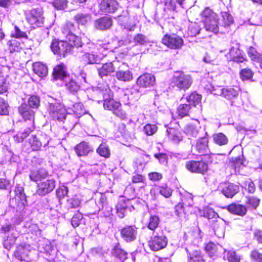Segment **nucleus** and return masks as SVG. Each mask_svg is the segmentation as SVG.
I'll list each match as a JSON object with an SVG mask.
<instances>
[{
    "label": "nucleus",
    "mask_w": 262,
    "mask_h": 262,
    "mask_svg": "<svg viewBox=\"0 0 262 262\" xmlns=\"http://www.w3.org/2000/svg\"><path fill=\"white\" fill-rule=\"evenodd\" d=\"M228 210L232 214L244 216L247 212V208L243 205L233 203L227 207Z\"/></svg>",
    "instance_id": "bb28decb"
},
{
    "label": "nucleus",
    "mask_w": 262,
    "mask_h": 262,
    "mask_svg": "<svg viewBox=\"0 0 262 262\" xmlns=\"http://www.w3.org/2000/svg\"><path fill=\"white\" fill-rule=\"evenodd\" d=\"M205 249L206 253L211 257L216 255L218 250V246L213 243L210 242L206 244Z\"/></svg>",
    "instance_id": "de8ad7c7"
},
{
    "label": "nucleus",
    "mask_w": 262,
    "mask_h": 262,
    "mask_svg": "<svg viewBox=\"0 0 262 262\" xmlns=\"http://www.w3.org/2000/svg\"><path fill=\"white\" fill-rule=\"evenodd\" d=\"M48 111L50 116L53 119L62 121L66 117V108L60 103L55 102L49 103Z\"/></svg>",
    "instance_id": "9d476101"
},
{
    "label": "nucleus",
    "mask_w": 262,
    "mask_h": 262,
    "mask_svg": "<svg viewBox=\"0 0 262 262\" xmlns=\"http://www.w3.org/2000/svg\"><path fill=\"white\" fill-rule=\"evenodd\" d=\"M48 176V172L46 169H40L31 171L29 177L31 181L37 182L45 179Z\"/></svg>",
    "instance_id": "c85d7f7f"
},
{
    "label": "nucleus",
    "mask_w": 262,
    "mask_h": 262,
    "mask_svg": "<svg viewBox=\"0 0 262 262\" xmlns=\"http://www.w3.org/2000/svg\"><path fill=\"white\" fill-rule=\"evenodd\" d=\"M115 70V68L112 62L106 63L103 64L101 67L98 68V74L102 78L114 73Z\"/></svg>",
    "instance_id": "cd10ccee"
},
{
    "label": "nucleus",
    "mask_w": 262,
    "mask_h": 262,
    "mask_svg": "<svg viewBox=\"0 0 262 262\" xmlns=\"http://www.w3.org/2000/svg\"><path fill=\"white\" fill-rule=\"evenodd\" d=\"M14 192L15 196L10 200V206L17 211L21 212L25 209L27 204L26 195L24 192V187L20 185H16Z\"/></svg>",
    "instance_id": "20e7f679"
},
{
    "label": "nucleus",
    "mask_w": 262,
    "mask_h": 262,
    "mask_svg": "<svg viewBox=\"0 0 262 262\" xmlns=\"http://www.w3.org/2000/svg\"><path fill=\"white\" fill-rule=\"evenodd\" d=\"M188 253V262H204L202 255L199 250H194L190 251L189 249H186Z\"/></svg>",
    "instance_id": "7c9ffc66"
},
{
    "label": "nucleus",
    "mask_w": 262,
    "mask_h": 262,
    "mask_svg": "<svg viewBox=\"0 0 262 262\" xmlns=\"http://www.w3.org/2000/svg\"><path fill=\"white\" fill-rule=\"evenodd\" d=\"M248 54L251 59L254 62L257 63L260 60H261L262 55L258 53L256 49L252 47H250L249 48Z\"/></svg>",
    "instance_id": "a18cd8bd"
},
{
    "label": "nucleus",
    "mask_w": 262,
    "mask_h": 262,
    "mask_svg": "<svg viewBox=\"0 0 262 262\" xmlns=\"http://www.w3.org/2000/svg\"><path fill=\"white\" fill-rule=\"evenodd\" d=\"M74 30L75 26L74 24L68 21L63 26L62 32L66 37V40L69 42H71L72 45H75L76 47H82L81 40L73 33Z\"/></svg>",
    "instance_id": "0eeeda50"
},
{
    "label": "nucleus",
    "mask_w": 262,
    "mask_h": 262,
    "mask_svg": "<svg viewBox=\"0 0 262 262\" xmlns=\"http://www.w3.org/2000/svg\"><path fill=\"white\" fill-rule=\"evenodd\" d=\"M82 217V214L81 213H76L71 219V224L72 226L74 228H76L79 226Z\"/></svg>",
    "instance_id": "0e129e2a"
},
{
    "label": "nucleus",
    "mask_w": 262,
    "mask_h": 262,
    "mask_svg": "<svg viewBox=\"0 0 262 262\" xmlns=\"http://www.w3.org/2000/svg\"><path fill=\"white\" fill-rule=\"evenodd\" d=\"M198 153L204 155L209 153L208 139L206 136L199 139L194 146Z\"/></svg>",
    "instance_id": "6ab92c4d"
},
{
    "label": "nucleus",
    "mask_w": 262,
    "mask_h": 262,
    "mask_svg": "<svg viewBox=\"0 0 262 262\" xmlns=\"http://www.w3.org/2000/svg\"><path fill=\"white\" fill-rule=\"evenodd\" d=\"M253 75V73L250 69H243L240 72V77L243 80H250Z\"/></svg>",
    "instance_id": "5fc2aeb1"
},
{
    "label": "nucleus",
    "mask_w": 262,
    "mask_h": 262,
    "mask_svg": "<svg viewBox=\"0 0 262 262\" xmlns=\"http://www.w3.org/2000/svg\"><path fill=\"white\" fill-rule=\"evenodd\" d=\"M202 15L206 30L214 33H217L219 25L217 14L209 8H206L202 12Z\"/></svg>",
    "instance_id": "f03ea898"
},
{
    "label": "nucleus",
    "mask_w": 262,
    "mask_h": 262,
    "mask_svg": "<svg viewBox=\"0 0 262 262\" xmlns=\"http://www.w3.org/2000/svg\"><path fill=\"white\" fill-rule=\"evenodd\" d=\"M193 107H191L188 104H180L177 108V114L180 118H183L185 116H189L191 113Z\"/></svg>",
    "instance_id": "c9c22d12"
},
{
    "label": "nucleus",
    "mask_w": 262,
    "mask_h": 262,
    "mask_svg": "<svg viewBox=\"0 0 262 262\" xmlns=\"http://www.w3.org/2000/svg\"><path fill=\"white\" fill-rule=\"evenodd\" d=\"M222 17L225 26H229L233 22L232 16L227 12H222Z\"/></svg>",
    "instance_id": "e2e57ef3"
},
{
    "label": "nucleus",
    "mask_w": 262,
    "mask_h": 262,
    "mask_svg": "<svg viewBox=\"0 0 262 262\" xmlns=\"http://www.w3.org/2000/svg\"><path fill=\"white\" fill-rule=\"evenodd\" d=\"M201 95H199L195 92L192 93L189 96H187L186 99L188 104L192 105L193 108L195 107L197 105H199L201 100Z\"/></svg>",
    "instance_id": "4c0bfd02"
},
{
    "label": "nucleus",
    "mask_w": 262,
    "mask_h": 262,
    "mask_svg": "<svg viewBox=\"0 0 262 262\" xmlns=\"http://www.w3.org/2000/svg\"><path fill=\"white\" fill-rule=\"evenodd\" d=\"M239 89L237 86H226L224 88L223 97L231 101L237 97Z\"/></svg>",
    "instance_id": "b1692460"
},
{
    "label": "nucleus",
    "mask_w": 262,
    "mask_h": 262,
    "mask_svg": "<svg viewBox=\"0 0 262 262\" xmlns=\"http://www.w3.org/2000/svg\"><path fill=\"white\" fill-rule=\"evenodd\" d=\"M73 98L67 99L65 101L66 114L73 115L76 118H80L85 114L83 104L81 102H76Z\"/></svg>",
    "instance_id": "6e6552de"
},
{
    "label": "nucleus",
    "mask_w": 262,
    "mask_h": 262,
    "mask_svg": "<svg viewBox=\"0 0 262 262\" xmlns=\"http://www.w3.org/2000/svg\"><path fill=\"white\" fill-rule=\"evenodd\" d=\"M207 89L211 93L215 95L221 96L223 97L224 88L221 86H213L210 85L208 86Z\"/></svg>",
    "instance_id": "13d9d810"
},
{
    "label": "nucleus",
    "mask_w": 262,
    "mask_h": 262,
    "mask_svg": "<svg viewBox=\"0 0 262 262\" xmlns=\"http://www.w3.org/2000/svg\"><path fill=\"white\" fill-rule=\"evenodd\" d=\"M67 0H54L53 5L57 10H64L67 6Z\"/></svg>",
    "instance_id": "052dcab7"
},
{
    "label": "nucleus",
    "mask_w": 262,
    "mask_h": 262,
    "mask_svg": "<svg viewBox=\"0 0 262 262\" xmlns=\"http://www.w3.org/2000/svg\"><path fill=\"white\" fill-rule=\"evenodd\" d=\"M118 80L122 81H128L133 79V74L129 70H119L116 73Z\"/></svg>",
    "instance_id": "ea45409f"
},
{
    "label": "nucleus",
    "mask_w": 262,
    "mask_h": 262,
    "mask_svg": "<svg viewBox=\"0 0 262 262\" xmlns=\"http://www.w3.org/2000/svg\"><path fill=\"white\" fill-rule=\"evenodd\" d=\"M29 143L34 150H38L42 146V142L38 140L35 136H32L29 140Z\"/></svg>",
    "instance_id": "6e6d98bb"
},
{
    "label": "nucleus",
    "mask_w": 262,
    "mask_h": 262,
    "mask_svg": "<svg viewBox=\"0 0 262 262\" xmlns=\"http://www.w3.org/2000/svg\"><path fill=\"white\" fill-rule=\"evenodd\" d=\"M55 186L56 181L53 179L41 181L37 184V193L39 195H45L52 192Z\"/></svg>",
    "instance_id": "f8f14e48"
},
{
    "label": "nucleus",
    "mask_w": 262,
    "mask_h": 262,
    "mask_svg": "<svg viewBox=\"0 0 262 262\" xmlns=\"http://www.w3.org/2000/svg\"><path fill=\"white\" fill-rule=\"evenodd\" d=\"M118 6V4L115 0H102L100 4V9L104 13H111L114 12Z\"/></svg>",
    "instance_id": "aec40b11"
},
{
    "label": "nucleus",
    "mask_w": 262,
    "mask_h": 262,
    "mask_svg": "<svg viewBox=\"0 0 262 262\" xmlns=\"http://www.w3.org/2000/svg\"><path fill=\"white\" fill-rule=\"evenodd\" d=\"M129 18L127 16H119L118 20L122 26L124 27V29L128 30L129 31H133L136 27V24L135 22H130L128 20Z\"/></svg>",
    "instance_id": "e433bc0d"
},
{
    "label": "nucleus",
    "mask_w": 262,
    "mask_h": 262,
    "mask_svg": "<svg viewBox=\"0 0 262 262\" xmlns=\"http://www.w3.org/2000/svg\"><path fill=\"white\" fill-rule=\"evenodd\" d=\"M34 72L40 77H46L48 74V68L46 64L40 62H35L33 64Z\"/></svg>",
    "instance_id": "c756f323"
},
{
    "label": "nucleus",
    "mask_w": 262,
    "mask_h": 262,
    "mask_svg": "<svg viewBox=\"0 0 262 262\" xmlns=\"http://www.w3.org/2000/svg\"><path fill=\"white\" fill-rule=\"evenodd\" d=\"M228 55L231 60L236 62H243L245 60L244 53L239 50L238 43L231 48Z\"/></svg>",
    "instance_id": "f3484780"
},
{
    "label": "nucleus",
    "mask_w": 262,
    "mask_h": 262,
    "mask_svg": "<svg viewBox=\"0 0 262 262\" xmlns=\"http://www.w3.org/2000/svg\"><path fill=\"white\" fill-rule=\"evenodd\" d=\"M156 79L151 74L146 73L141 75L137 80V84L140 87L149 88L154 85Z\"/></svg>",
    "instance_id": "dca6fc26"
},
{
    "label": "nucleus",
    "mask_w": 262,
    "mask_h": 262,
    "mask_svg": "<svg viewBox=\"0 0 262 262\" xmlns=\"http://www.w3.org/2000/svg\"><path fill=\"white\" fill-rule=\"evenodd\" d=\"M97 152L101 157L108 158L110 156V150L107 145L101 144L97 149Z\"/></svg>",
    "instance_id": "09e8293b"
},
{
    "label": "nucleus",
    "mask_w": 262,
    "mask_h": 262,
    "mask_svg": "<svg viewBox=\"0 0 262 262\" xmlns=\"http://www.w3.org/2000/svg\"><path fill=\"white\" fill-rule=\"evenodd\" d=\"M174 212L179 220L181 221L186 220V214L184 211V207L183 203H180L175 206Z\"/></svg>",
    "instance_id": "37998d69"
},
{
    "label": "nucleus",
    "mask_w": 262,
    "mask_h": 262,
    "mask_svg": "<svg viewBox=\"0 0 262 262\" xmlns=\"http://www.w3.org/2000/svg\"><path fill=\"white\" fill-rule=\"evenodd\" d=\"M212 228L214 234L219 238H222L224 236L225 227L223 221H216L213 223Z\"/></svg>",
    "instance_id": "473e14b6"
},
{
    "label": "nucleus",
    "mask_w": 262,
    "mask_h": 262,
    "mask_svg": "<svg viewBox=\"0 0 262 262\" xmlns=\"http://www.w3.org/2000/svg\"><path fill=\"white\" fill-rule=\"evenodd\" d=\"M82 59L88 64H95L100 62L101 58L94 53L86 52L82 55Z\"/></svg>",
    "instance_id": "f704fd0d"
},
{
    "label": "nucleus",
    "mask_w": 262,
    "mask_h": 262,
    "mask_svg": "<svg viewBox=\"0 0 262 262\" xmlns=\"http://www.w3.org/2000/svg\"><path fill=\"white\" fill-rule=\"evenodd\" d=\"M157 130V126L155 124H147L145 125L143 128L144 133L147 136H150L154 134Z\"/></svg>",
    "instance_id": "bf43d9fd"
},
{
    "label": "nucleus",
    "mask_w": 262,
    "mask_h": 262,
    "mask_svg": "<svg viewBox=\"0 0 262 262\" xmlns=\"http://www.w3.org/2000/svg\"><path fill=\"white\" fill-rule=\"evenodd\" d=\"M252 259L255 262H262V254L259 253L257 250H253L250 254Z\"/></svg>",
    "instance_id": "774afa93"
},
{
    "label": "nucleus",
    "mask_w": 262,
    "mask_h": 262,
    "mask_svg": "<svg viewBox=\"0 0 262 262\" xmlns=\"http://www.w3.org/2000/svg\"><path fill=\"white\" fill-rule=\"evenodd\" d=\"M200 129V123L196 121L194 123H190L186 125L184 132L188 136L196 137L198 135Z\"/></svg>",
    "instance_id": "393cba45"
},
{
    "label": "nucleus",
    "mask_w": 262,
    "mask_h": 262,
    "mask_svg": "<svg viewBox=\"0 0 262 262\" xmlns=\"http://www.w3.org/2000/svg\"><path fill=\"white\" fill-rule=\"evenodd\" d=\"M53 75L55 80L64 81L70 79V76L67 74L66 67L63 63H60L54 68Z\"/></svg>",
    "instance_id": "a211bd4d"
},
{
    "label": "nucleus",
    "mask_w": 262,
    "mask_h": 262,
    "mask_svg": "<svg viewBox=\"0 0 262 262\" xmlns=\"http://www.w3.org/2000/svg\"><path fill=\"white\" fill-rule=\"evenodd\" d=\"M92 150V147L85 142L80 143L75 147V151L79 157L86 156Z\"/></svg>",
    "instance_id": "a878e982"
},
{
    "label": "nucleus",
    "mask_w": 262,
    "mask_h": 262,
    "mask_svg": "<svg viewBox=\"0 0 262 262\" xmlns=\"http://www.w3.org/2000/svg\"><path fill=\"white\" fill-rule=\"evenodd\" d=\"M200 28L196 23H191L188 28V34L190 36H195L200 33Z\"/></svg>",
    "instance_id": "680f3d73"
},
{
    "label": "nucleus",
    "mask_w": 262,
    "mask_h": 262,
    "mask_svg": "<svg viewBox=\"0 0 262 262\" xmlns=\"http://www.w3.org/2000/svg\"><path fill=\"white\" fill-rule=\"evenodd\" d=\"M218 188L227 198H232L239 190L238 185L229 182L221 183Z\"/></svg>",
    "instance_id": "2eb2a0df"
},
{
    "label": "nucleus",
    "mask_w": 262,
    "mask_h": 262,
    "mask_svg": "<svg viewBox=\"0 0 262 262\" xmlns=\"http://www.w3.org/2000/svg\"><path fill=\"white\" fill-rule=\"evenodd\" d=\"M92 16L89 13L80 12L74 17V20L79 25H85L91 20Z\"/></svg>",
    "instance_id": "2f4dec72"
},
{
    "label": "nucleus",
    "mask_w": 262,
    "mask_h": 262,
    "mask_svg": "<svg viewBox=\"0 0 262 262\" xmlns=\"http://www.w3.org/2000/svg\"><path fill=\"white\" fill-rule=\"evenodd\" d=\"M30 252V246L21 245L18 246L14 252V256L18 260H26Z\"/></svg>",
    "instance_id": "412c9836"
},
{
    "label": "nucleus",
    "mask_w": 262,
    "mask_h": 262,
    "mask_svg": "<svg viewBox=\"0 0 262 262\" xmlns=\"http://www.w3.org/2000/svg\"><path fill=\"white\" fill-rule=\"evenodd\" d=\"M97 91L103 96L105 110L112 111L114 115L122 119L127 117L126 113L122 110L120 102L113 98L112 92L108 84L99 86Z\"/></svg>",
    "instance_id": "f257e3e1"
},
{
    "label": "nucleus",
    "mask_w": 262,
    "mask_h": 262,
    "mask_svg": "<svg viewBox=\"0 0 262 262\" xmlns=\"http://www.w3.org/2000/svg\"><path fill=\"white\" fill-rule=\"evenodd\" d=\"M159 224V218L157 215H152L149 219L148 228L151 230H154Z\"/></svg>",
    "instance_id": "864d4df0"
},
{
    "label": "nucleus",
    "mask_w": 262,
    "mask_h": 262,
    "mask_svg": "<svg viewBox=\"0 0 262 262\" xmlns=\"http://www.w3.org/2000/svg\"><path fill=\"white\" fill-rule=\"evenodd\" d=\"M167 134L169 139L174 142H179L182 139L181 134L178 129L169 127L167 129Z\"/></svg>",
    "instance_id": "72a5a7b5"
},
{
    "label": "nucleus",
    "mask_w": 262,
    "mask_h": 262,
    "mask_svg": "<svg viewBox=\"0 0 262 262\" xmlns=\"http://www.w3.org/2000/svg\"><path fill=\"white\" fill-rule=\"evenodd\" d=\"M28 103L30 107L37 108L40 105V98L37 96L32 95L28 99Z\"/></svg>",
    "instance_id": "3c124183"
},
{
    "label": "nucleus",
    "mask_w": 262,
    "mask_h": 262,
    "mask_svg": "<svg viewBox=\"0 0 262 262\" xmlns=\"http://www.w3.org/2000/svg\"><path fill=\"white\" fill-rule=\"evenodd\" d=\"M192 78L190 75L182 71H177L171 78V83L180 90H188L192 83Z\"/></svg>",
    "instance_id": "7ed1b4c3"
},
{
    "label": "nucleus",
    "mask_w": 262,
    "mask_h": 262,
    "mask_svg": "<svg viewBox=\"0 0 262 262\" xmlns=\"http://www.w3.org/2000/svg\"><path fill=\"white\" fill-rule=\"evenodd\" d=\"M8 114V104L3 99L0 97V114L6 115Z\"/></svg>",
    "instance_id": "338daca9"
},
{
    "label": "nucleus",
    "mask_w": 262,
    "mask_h": 262,
    "mask_svg": "<svg viewBox=\"0 0 262 262\" xmlns=\"http://www.w3.org/2000/svg\"><path fill=\"white\" fill-rule=\"evenodd\" d=\"M18 233L12 232L11 235H8L6 239L4 240L3 246L7 250L11 249L12 246L14 245L16 239L17 237Z\"/></svg>",
    "instance_id": "79ce46f5"
},
{
    "label": "nucleus",
    "mask_w": 262,
    "mask_h": 262,
    "mask_svg": "<svg viewBox=\"0 0 262 262\" xmlns=\"http://www.w3.org/2000/svg\"><path fill=\"white\" fill-rule=\"evenodd\" d=\"M224 259H226L230 262H240L241 257L235 251L224 250L223 254Z\"/></svg>",
    "instance_id": "a19ab883"
},
{
    "label": "nucleus",
    "mask_w": 262,
    "mask_h": 262,
    "mask_svg": "<svg viewBox=\"0 0 262 262\" xmlns=\"http://www.w3.org/2000/svg\"><path fill=\"white\" fill-rule=\"evenodd\" d=\"M112 254L115 256L118 257L122 262L127 258V253L119 246H116L113 249Z\"/></svg>",
    "instance_id": "49530a36"
},
{
    "label": "nucleus",
    "mask_w": 262,
    "mask_h": 262,
    "mask_svg": "<svg viewBox=\"0 0 262 262\" xmlns=\"http://www.w3.org/2000/svg\"><path fill=\"white\" fill-rule=\"evenodd\" d=\"M66 88L71 92H77L79 88V85L70 77V79H66L64 81Z\"/></svg>",
    "instance_id": "c03bdc74"
},
{
    "label": "nucleus",
    "mask_w": 262,
    "mask_h": 262,
    "mask_svg": "<svg viewBox=\"0 0 262 262\" xmlns=\"http://www.w3.org/2000/svg\"><path fill=\"white\" fill-rule=\"evenodd\" d=\"M213 142L219 146L226 145L228 139L227 136L222 133H215L212 135Z\"/></svg>",
    "instance_id": "58836bf2"
},
{
    "label": "nucleus",
    "mask_w": 262,
    "mask_h": 262,
    "mask_svg": "<svg viewBox=\"0 0 262 262\" xmlns=\"http://www.w3.org/2000/svg\"><path fill=\"white\" fill-rule=\"evenodd\" d=\"M73 47H75V45H72L71 42L66 40L65 41L53 40L51 45V49L55 54L64 57L71 52Z\"/></svg>",
    "instance_id": "39448f33"
},
{
    "label": "nucleus",
    "mask_w": 262,
    "mask_h": 262,
    "mask_svg": "<svg viewBox=\"0 0 262 262\" xmlns=\"http://www.w3.org/2000/svg\"><path fill=\"white\" fill-rule=\"evenodd\" d=\"M68 192L67 187L62 185L56 190V195L59 199H61L64 198L67 195Z\"/></svg>",
    "instance_id": "69168bd1"
},
{
    "label": "nucleus",
    "mask_w": 262,
    "mask_h": 262,
    "mask_svg": "<svg viewBox=\"0 0 262 262\" xmlns=\"http://www.w3.org/2000/svg\"><path fill=\"white\" fill-rule=\"evenodd\" d=\"M185 166L187 170L195 173H204L208 169V165L202 161H188Z\"/></svg>",
    "instance_id": "4468645a"
},
{
    "label": "nucleus",
    "mask_w": 262,
    "mask_h": 262,
    "mask_svg": "<svg viewBox=\"0 0 262 262\" xmlns=\"http://www.w3.org/2000/svg\"><path fill=\"white\" fill-rule=\"evenodd\" d=\"M27 21L33 27H41L44 22L43 11L41 8H37L28 10L25 12Z\"/></svg>",
    "instance_id": "423d86ee"
},
{
    "label": "nucleus",
    "mask_w": 262,
    "mask_h": 262,
    "mask_svg": "<svg viewBox=\"0 0 262 262\" xmlns=\"http://www.w3.org/2000/svg\"><path fill=\"white\" fill-rule=\"evenodd\" d=\"M137 228L135 226H126L120 231L121 238L126 242L135 241L138 235Z\"/></svg>",
    "instance_id": "ddd939ff"
},
{
    "label": "nucleus",
    "mask_w": 262,
    "mask_h": 262,
    "mask_svg": "<svg viewBox=\"0 0 262 262\" xmlns=\"http://www.w3.org/2000/svg\"><path fill=\"white\" fill-rule=\"evenodd\" d=\"M18 111L25 120H33L34 122V112L26 104H22L19 106Z\"/></svg>",
    "instance_id": "5701e85b"
},
{
    "label": "nucleus",
    "mask_w": 262,
    "mask_h": 262,
    "mask_svg": "<svg viewBox=\"0 0 262 262\" xmlns=\"http://www.w3.org/2000/svg\"><path fill=\"white\" fill-rule=\"evenodd\" d=\"M243 165V160L239 158H236L231 163L230 166L234 169L235 173L239 172L241 167Z\"/></svg>",
    "instance_id": "4d7b16f0"
},
{
    "label": "nucleus",
    "mask_w": 262,
    "mask_h": 262,
    "mask_svg": "<svg viewBox=\"0 0 262 262\" xmlns=\"http://www.w3.org/2000/svg\"><path fill=\"white\" fill-rule=\"evenodd\" d=\"M134 42L136 45H144L149 42V40L145 35L138 34L134 36Z\"/></svg>",
    "instance_id": "603ef678"
},
{
    "label": "nucleus",
    "mask_w": 262,
    "mask_h": 262,
    "mask_svg": "<svg viewBox=\"0 0 262 262\" xmlns=\"http://www.w3.org/2000/svg\"><path fill=\"white\" fill-rule=\"evenodd\" d=\"M163 44L172 49H178L183 45V39L175 34H166L162 38Z\"/></svg>",
    "instance_id": "9b49d317"
},
{
    "label": "nucleus",
    "mask_w": 262,
    "mask_h": 262,
    "mask_svg": "<svg viewBox=\"0 0 262 262\" xmlns=\"http://www.w3.org/2000/svg\"><path fill=\"white\" fill-rule=\"evenodd\" d=\"M260 200L254 196L247 197L246 204L249 208L255 209L259 205Z\"/></svg>",
    "instance_id": "8fccbe9b"
},
{
    "label": "nucleus",
    "mask_w": 262,
    "mask_h": 262,
    "mask_svg": "<svg viewBox=\"0 0 262 262\" xmlns=\"http://www.w3.org/2000/svg\"><path fill=\"white\" fill-rule=\"evenodd\" d=\"M168 239L163 233H157L153 235L148 241L150 249L154 251L164 249L167 245Z\"/></svg>",
    "instance_id": "1a4fd4ad"
},
{
    "label": "nucleus",
    "mask_w": 262,
    "mask_h": 262,
    "mask_svg": "<svg viewBox=\"0 0 262 262\" xmlns=\"http://www.w3.org/2000/svg\"><path fill=\"white\" fill-rule=\"evenodd\" d=\"M112 20L108 17H102L95 21L94 27L100 30L108 29L112 26Z\"/></svg>",
    "instance_id": "4be33fe9"
}]
</instances>
